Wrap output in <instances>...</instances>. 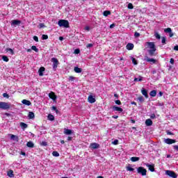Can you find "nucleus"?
Here are the masks:
<instances>
[{
	"label": "nucleus",
	"mask_w": 178,
	"mask_h": 178,
	"mask_svg": "<svg viewBox=\"0 0 178 178\" xmlns=\"http://www.w3.org/2000/svg\"><path fill=\"white\" fill-rule=\"evenodd\" d=\"M31 49H32L33 51H35V52H38V49L37 47H35V46H32V47H31Z\"/></svg>",
	"instance_id": "39"
},
{
	"label": "nucleus",
	"mask_w": 178,
	"mask_h": 178,
	"mask_svg": "<svg viewBox=\"0 0 178 178\" xmlns=\"http://www.w3.org/2000/svg\"><path fill=\"white\" fill-rule=\"evenodd\" d=\"M33 40H34V41H35L36 42H38V37H37V36H33Z\"/></svg>",
	"instance_id": "54"
},
{
	"label": "nucleus",
	"mask_w": 178,
	"mask_h": 178,
	"mask_svg": "<svg viewBox=\"0 0 178 178\" xmlns=\"http://www.w3.org/2000/svg\"><path fill=\"white\" fill-rule=\"evenodd\" d=\"M51 109H52V111H55L56 112H59V111H58V109L56 108V106H53L51 107Z\"/></svg>",
	"instance_id": "53"
},
{
	"label": "nucleus",
	"mask_w": 178,
	"mask_h": 178,
	"mask_svg": "<svg viewBox=\"0 0 178 178\" xmlns=\"http://www.w3.org/2000/svg\"><path fill=\"white\" fill-rule=\"evenodd\" d=\"M90 147L92 148L93 149H97V148H99V144L95 143H91Z\"/></svg>",
	"instance_id": "17"
},
{
	"label": "nucleus",
	"mask_w": 178,
	"mask_h": 178,
	"mask_svg": "<svg viewBox=\"0 0 178 178\" xmlns=\"http://www.w3.org/2000/svg\"><path fill=\"white\" fill-rule=\"evenodd\" d=\"M42 40H48V35H42Z\"/></svg>",
	"instance_id": "46"
},
{
	"label": "nucleus",
	"mask_w": 178,
	"mask_h": 178,
	"mask_svg": "<svg viewBox=\"0 0 178 178\" xmlns=\"http://www.w3.org/2000/svg\"><path fill=\"white\" fill-rule=\"evenodd\" d=\"M138 99L139 102H144V101H145L144 97H143V96L138 97Z\"/></svg>",
	"instance_id": "36"
},
{
	"label": "nucleus",
	"mask_w": 178,
	"mask_h": 178,
	"mask_svg": "<svg viewBox=\"0 0 178 178\" xmlns=\"http://www.w3.org/2000/svg\"><path fill=\"white\" fill-rule=\"evenodd\" d=\"M40 145H42V147H47V145H48V143L45 141H42V143H40Z\"/></svg>",
	"instance_id": "40"
},
{
	"label": "nucleus",
	"mask_w": 178,
	"mask_h": 178,
	"mask_svg": "<svg viewBox=\"0 0 178 178\" xmlns=\"http://www.w3.org/2000/svg\"><path fill=\"white\" fill-rule=\"evenodd\" d=\"M161 42H162V44H166V38L165 37L161 38Z\"/></svg>",
	"instance_id": "42"
},
{
	"label": "nucleus",
	"mask_w": 178,
	"mask_h": 178,
	"mask_svg": "<svg viewBox=\"0 0 178 178\" xmlns=\"http://www.w3.org/2000/svg\"><path fill=\"white\" fill-rule=\"evenodd\" d=\"M2 59L4 62H9V58L6 56H3Z\"/></svg>",
	"instance_id": "35"
},
{
	"label": "nucleus",
	"mask_w": 178,
	"mask_h": 178,
	"mask_svg": "<svg viewBox=\"0 0 178 178\" xmlns=\"http://www.w3.org/2000/svg\"><path fill=\"white\" fill-rule=\"evenodd\" d=\"M113 111L116 112H123V108L114 106H113Z\"/></svg>",
	"instance_id": "18"
},
{
	"label": "nucleus",
	"mask_w": 178,
	"mask_h": 178,
	"mask_svg": "<svg viewBox=\"0 0 178 178\" xmlns=\"http://www.w3.org/2000/svg\"><path fill=\"white\" fill-rule=\"evenodd\" d=\"M145 60H146V62H152V63H155L156 62V60H155L154 58H149V57H146Z\"/></svg>",
	"instance_id": "21"
},
{
	"label": "nucleus",
	"mask_w": 178,
	"mask_h": 178,
	"mask_svg": "<svg viewBox=\"0 0 178 178\" xmlns=\"http://www.w3.org/2000/svg\"><path fill=\"white\" fill-rule=\"evenodd\" d=\"M88 102H90V104H94V102H95V99L92 95H89L88 97Z\"/></svg>",
	"instance_id": "14"
},
{
	"label": "nucleus",
	"mask_w": 178,
	"mask_h": 178,
	"mask_svg": "<svg viewBox=\"0 0 178 178\" xmlns=\"http://www.w3.org/2000/svg\"><path fill=\"white\" fill-rule=\"evenodd\" d=\"M115 102L116 105H122V102H120V100H115Z\"/></svg>",
	"instance_id": "50"
},
{
	"label": "nucleus",
	"mask_w": 178,
	"mask_h": 178,
	"mask_svg": "<svg viewBox=\"0 0 178 178\" xmlns=\"http://www.w3.org/2000/svg\"><path fill=\"white\" fill-rule=\"evenodd\" d=\"M145 166H147V168H148L149 170H150V172H155V165L154 164H149L148 163H145Z\"/></svg>",
	"instance_id": "7"
},
{
	"label": "nucleus",
	"mask_w": 178,
	"mask_h": 178,
	"mask_svg": "<svg viewBox=\"0 0 178 178\" xmlns=\"http://www.w3.org/2000/svg\"><path fill=\"white\" fill-rule=\"evenodd\" d=\"M38 27L40 29H44V27H45V24H44V23H40L39 24Z\"/></svg>",
	"instance_id": "45"
},
{
	"label": "nucleus",
	"mask_w": 178,
	"mask_h": 178,
	"mask_svg": "<svg viewBox=\"0 0 178 178\" xmlns=\"http://www.w3.org/2000/svg\"><path fill=\"white\" fill-rule=\"evenodd\" d=\"M164 33H168L169 36L170 38H172L175 35V33H173V32H172V29H170V28H167V29H164Z\"/></svg>",
	"instance_id": "9"
},
{
	"label": "nucleus",
	"mask_w": 178,
	"mask_h": 178,
	"mask_svg": "<svg viewBox=\"0 0 178 178\" xmlns=\"http://www.w3.org/2000/svg\"><path fill=\"white\" fill-rule=\"evenodd\" d=\"M159 97H162L163 95V92H159Z\"/></svg>",
	"instance_id": "64"
},
{
	"label": "nucleus",
	"mask_w": 178,
	"mask_h": 178,
	"mask_svg": "<svg viewBox=\"0 0 178 178\" xmlns=\"http://www.w3.org/2000/svg\"><path fill=\"white\" fill-rule=\"evenodd\" d=\"M141 92L143 95H144V97L148 98V91L145 88H143L141 90Z\"/></svg>",
	"instance_id": "16"
},
{
	"label": "nucleus",
	"mask_w": 178,
	"mask_h": 178,
	"mask_svg": "<svg viewBox=\"0 0 178 178\" xmlns=\"http://www.w3.org/2000/svg\"><path fill=\"white\" fill-rule=\"evenodd\" d=\"M20 24H22V21L20 20L14 19L11 22V26H15V27L16 26H20Z\"/></svg>",
	"instance_id": "8"
},
{
	"label": "nucleus",
	"mask_w": 178,
	"mask_h": 178,
	"mask_svg": "<svg viewBox=\"0 0 178 178\" xmlns=\"http://www.w3.org/2000/svg\"><path fill=\"white\" fill-rule=\"evenodd\" d=\"M156 51V49H150L147 51L149 56H154L155 55V51Z\"/></svg>",
	"instance_id": "13"
},
{
	"label": "nucleus",
	"mask_w": 178,
	"mask_h": 178,
	"mask_svg": "<svg viewBox=\"0 0 178 178\" xmlns=\"http://www.w3.org/2000/svg\"><path fill=\"white\" fill-rule=\"evenodd\" d=\"M150 97H156V90H153L149 92Z\"/></svg>",
	"instance_id": "27"
},
{
	"label": "nucleus",
	"mask_w": 178,
	"mask_h": 178,
	"mask_svg": "<svg viewBox=\"0 0 178 178\" xmlns=\"http://www.w3.org/2000/svg\"><path fill=\"white\" fill-rule=\"evenodd\" d=\"M47 119H48V120L53 121V120H55V117L54 115H52V114H49L47 116Z\"/></svg>",
	"instance_id": "30"
},
{
	"label": "nucleus",
	"mask_w": 178,
	"mask_h": 178,
	"mask_svg": "<svg viewBox=\"0 0 178 178\" xmlns=\"http://www.w3.org/2000/svg\"><path fill=\"white\" fill-rule=\"evenodd\" d=\"M165 175H167V176H169L170 177L177 178V174L172 170H166Z\"/></svg>",
	"instance_id": "4"
},
{
	"label": "nucleus",
	"mask_w": 178,
	"mask_h": 178,
	"mask_svg": "<svg viewBox=\"0 0 178 178\" xmlns=\"http://www.w3.org/2000/svg\"><path fill=\"white\" fill-rule=\"evenodd\" d=\"M64 134H65L66 136H70V134H73V131L72 129L65 128Z\"/></svg>",
	"instance_id": "11"
},
{
	"label": "nucleus",
	"mask_w": 178,
	"mask_h": 178,
	"mask_svg": "<svg viewBox=\"0 0 178 178\" xmlns=\"http://www.w3.org/2000/svg\"><path fill=\"white\" fill-rule=\"evenodd\" d=\"M10 138H11V140H13L14 141H19V137H17L15 135H11Z\"/></svg>",
	"instance_id": "29"
},
{
	"label": "nucleus",
	"mask_w": 178,
	"mask_h": 178,
	"mask_svg": "<svg viewBox=\"0 0 178 178\" xmlns=\"http://www.w3.org/2000/svg\"><path fill=\"white\" fill-rule=\"evenodd\" d=\"M113 144H114V145H118L119 144V140H115L113 142Z\"/></svg>",
	"instance_id": "52"
},
{
	"label": "nucleus",
	"mask_w": 178,
	"mask_h": 178,
	"mask_svg": "<svg viewBox=\"0 0 178 178\" xmlns=\"http://www.w3.org/2000/svg\"><path fill=\"white\" fill-rule=\"evenodd\" d=\"M28 118H29V119H34V118H35L34 113H33V112H29V115H28Z\"/></svg>",
	"instance_id": "28"
},
{
	"label": "nucleus",
	"mask_w": 178,
	"mask_h": 178,
	"mask_svg": "<svg viewBox=\"0 0 178 178\" xmlns=\"http://www.w3.org/2000/svg\"><path fill=\"white\" fill-rule=\"evenodd\" d=\"M44 72H45V67H41L38 70L39 76H44Z\"/></svg>",
	"instance_id": "15"
},
{
	"label": "nucleus",
	"mask_w": 178,
	"mask_h": 178,
	"mask_svg": "<svg viewBox=\"0 0 178 178\" xmlns=\"http://www.w3.org/2000/svg\"><path fill=\"white\" fill-rule=\"evenodd\" d=\"M170 63H171V65H173L175 63V59L170 58Z\"/></svg>",
	"instance_id": "55"
},
{
	"label": "nucleus",
	"mask_w": 178,
	"mask_h": 178,
	"mask_svg": "<svg viewBox=\"0 0 178 178\" xmlns=\"http://www.w3.org/2000/svg\"><path fill=\"white\" fill-rule=\"evenodd\" d=\"M146 126H152V120L151 119H147L145 121Z\"/></svg>",
	"instance_id": "25"
},
{
	"label": "nucleus",
	"mask_w": 178,
	"mask_h": 178,
	"mask_svg": "<svg viewBox=\"0 0 178 178\" xmlns=\"http://www.w3.org/2000/svg\"><path fill=\"white\" fill-rule=\"evenodd\" d=\"M167 134L168 136H173V133H172L171 131H167Z\"/></svg>",
	"instance_id": "58"
},
{
	"label": "nucleus",
	"mask_w": 178,
	"mask_h": 178,
	"mask_svg": "<svg viewBox=\"0 0 178 178\" xmlns=\"http://www.w3.org/2000/svg\"><path fill=\"white\" fill-rule=\"evenodd\" d=\"M134 37H136V38H138V37H140V33L135 32Z\"/></svg>",
	"instance_id": "48"
},
{
	"label": "nucleus",
	"mask_w": 178,
	"mask_h": 178,
	"mask_svg": "<svg viewBox=\"0 0 178 178\" xmlns=\"http://www.w3.org/2000/svg\"><path fill=\"white\" fill-rule=\"evenodd\" d=\"M53 156H59V153L56 151L52 152Z\"/></svg>",
	"instance_id": "38"
},
{
	"label": "nucleus",
	"mask_w": 178,
	"mask_h": 178,
	"mask_svg": "<svg viewBox=\"0 0 178 178\" xmlns=\"http://www.w3.org/2000/svg\"><path fill=\"white\" fill-rule=\"evenodd\" d=\"M137 172L138 175H141V176H147V169L143 167H138L137 168Z\"/></svg>",
	"instance_id": "2"
},
{
	"label": "nucleus",
	"mask_w": 178,
	"mask_h": 178,
	"mask_svg": "<svg viewBox=\"0 0 178 178\" xmlns=\"http://www.w3.org/2000/svg\"><path fill=\"white\" fill-rule=\"evenodd\" d=\"M20 126H21V128L22 129V130H24L25 129H27V127H29V125H27V124H26L24 122H21Z\"/></svg>",
	"instance_id": "24"
},
{
	"label": "nucleus",
	"mask_w": 178,
	"mask_h": 178,
	"mask_svg": "<svg viewBox=\"0 0 178 178\" xmlns=\"http://www.w3.org/2000/svg\"><path fill=\"white\" fill-rule=\"evenodd\" d=\"M164 143L170 145L172 144H175V143H177V141L175 139L166 138L164 139Z\"/></svg>",
	"instance_id": "6"
},
{
	"label": "nucleus",
	"mask_w": 178,
	"mask_h": 178,
	"mask_svg": "<svg viewBox=\"0 0 178 178\" xmlns=\"http://www.w3.org/2000/svg\"><path fill=\"white\" fill-rule=\"evenodd\" d=\"M103 15H104V16H106V17L109 16V15H111V11L105 10V11H104Z\"/></svg>",
	"instance_id": "33"
},
{
	"label": "nucleus",
	"mask_w": 178,
	"mask_h": 178,
	"mask_svg": "<svg viewBox=\"0 0 178 178\" xmlns=\"http://www.w3.org/2000/svg\"><path fill=\"white\" fill-rule=\"evenodd\" d=\"M10 108V104L6 103L5 102H0V109H9Z\"/></svg>",
	"instance_id": "3"
},
{
	"label": "nucleus",
	"mask_w": 178,
	"mask_h": 178,
	"mask_svg": "<svg viewBox=\"0 0 178 178\" xmlns=\"http://www.w3.org/2000/svg\"><path fill=\"white\" fill-rule=\"evenodd\" d=\"M69 80H70L71 81H73V80H74V76H70Z\"/></svg>",
	"instance_id": "60"
},
{
	"label": "nucleus",
	"mask_w": 178,
	"mask_h": 178,
	"mask_svg": "<svg viewBox=\"0 0 178 178\" xmlns=\"http://www.w3.org/2000/svg\"><path fill=\"white\" fill-rule=\"evenodd\" d=\"M131 162H138V161H140V157H131Z\"/></svg>",
	"instance_id": "31"
},
{
	"label": "nucleus",
	"mask_w": 178,
	"mask_h": 178,
	"mask_svg": "<svg viewBox=\"0 0 178 178\" xmlns=\"http://www.w3.org/2000/svg\"><path fill=\"white\" fill-rule=\"evenodd\" d=\"M58 24L60 27H64V29H69V27H70L69 21L66 19H60Z\"/></svg>",
	"instance_id": "1"
},
{
	"label": "nucleus",
	"mask_w": 178,
	"mask_h": 178,
	"mask_svg": "<svg viewBox=\"0 0 178 178\" xmlns=\"http://www.w3.org/2000/svg\"><path fill=\"white\" fill-rule=\"evenodd\" d=\"M22 103L24 105H26L27 106H30V105H31V102H30L29 100H27V99H23L22 101Z\"/></svg>",
	"instance_id": "19"
},
{
	"label": "nucleus",
	"mask_w": 178,
	"mask_h": 178,
	"mask_svg": "<svg viewBox=\"0 0 178 178\" xmlns=\"http://www.w3.org/2000/svg\"><path fill=\"white\" fill-rule=\"evenodd\" d=\"M74 70L75 73H81L83 72V70L79 67H74Z\"/></svg>",
	"instance_id": "23"
},
{
	"label": "nucleus",
	"mask_w": 178,
	"mask_h": 178,
	"mask_svg": "<svg viewBox=\"0 0 178 178\" xmlns=\"http://www.w3.org/2000/svg\"><path fill=\"white\" fill-rule=\"evenodd\" d=\"M127 170H128L129 172H134V168H133L130 166H128V167H127Z\"/></svg>",
	"instance_id": "37"
},
{
	"label": "nucleus",
	"mask_w": 178,
	"mask_h": 178,
	"mask_svg": "<svg viewBox=\"0 0 178 178\" xmlns=\"http://www.w3.org/2000/svg\"><path fill=\"white\" fill-rule=\"evenodd\" d=\"M130 58L132 60V63L134 65H138V62H137V60H136V58H134L133 56L130 57Z\"/></svg>",
	"instance_id": "32"
},
{
	"label": "nucleus",
	"mask_w": 178,
	"mask_h": 178,
	"mask_svg": "<svg viewBox=\"0 0 178 178\" xmlns=\"http://www.w3.org/2000/svg\"><path fill=\"white\" fill-rule=\"evenodd\" d=\"M3 98L9 99L10 96H9V95H8V93H3Z\"/></svg>",
	"instance_id": "47"
},
{
	"label": "nucleus",
	"mask_w": 178,
	"mask_h": 178,
	"mask_svg": "<svg viewBox=\"0 0 178 178\" xmlns=\"http://www.w3.org/2000/svg\"><path fill=\"white\" fill-rule=\"evenodd\" d=\"M49 98H51V99H52L54 101H56V95H55V92H51L49 94Z\"/></svg>",
	"instance_id": "12"
},
{
	"label": "nucleus",
	"mask_w": 178,
	"mask_h": 178,
	"mask_svg": "<svg viewBox=\"0 0 178 178\" xmlns=\"http://www.w3.org/2000/svg\"><path fill=\"white\" fill-rule=\"evenodd\" d=\"M51 60L53 63V69L56 70L58 65H59V60H58V58H52Z\"/></svg>",
	"instance_id": "5"
},
{
	"label": "nucleus",
	"mask_w": 178,
	"mask_h": 178,
	"mask_svg": "<svg viewBox=\"0 0 178 178\" xmlns=\"http://www.w3.org/2000/svg\"><path fill=\"white\" fill-rule=\"evenodd\" d=\"M134 81H143V76H139L138 78H135Z\"/></svg>",
	"instance_id": "34"
},
{
	"label": "nucleus",
	"mask_w": 178,
	"mask_h": 178,
	"mask_svg": "<svg viewBox=\"0 0 178 178\" xmlns=\"http://www.w3.org/2000/svg\"><path fill=\"white\" fill-rule=\"evenodd\" d=\"M74 54L79 55V54H80V49H76L74 51Z\"/></svg>",
	"instance_id": "44"
},
{
	"label": "nucleus",
	"mask_w": 178,
	"mask_h": 178,
	"mask_svg": "<svg viewBox=\"0 0 178 178\" xmlns=\"http://www.w3.org/2000/svg\"><path fill=\"white\" fill-rule=\"evenodd\" d=\"M150 118H151V119H155L156 115H155L154 114H152V115H150Z\"/></svg>",
	"instance_id": "59"
},
{
	"label": "nucleus",
	"mask_w": 178,
	"mask_h": 178,
	"mask_svg": "<svg viewBox=\"0 0 178 178\" xmlns=\"http://www.w3.org/2000/svg\"><path fill=\"white\" fill-rule=\"evenodd\" d=\"M146 45H147L150 49H156V48H155V44L152 42H147Z\"/></svg>",
	"instance_id": "10"
},
{
	"label": "nucleus",
	"mask_w": 178,
	"mask_h": 178,
	"mask_svg": "<svg viewBox=\"0 0 178 178\" xmlns=\"http://www.w3.org/2000/svg\"><path fill=\"white\" fill-rule=\"evenodd\" d=\"M72 140H73V137H72V136L67 137V141H72Z\"/></svg>",
	"instance_id": "57"
},
{
	"label": "nucleus",
	"mask_w": 178,
	"mask_h": 178,
	"mask_svg": "<svg viewBox=\"0 0 178 178\" xmlns=\"http://www.w3.org/2000/svg\"><path fill=\"white\" fill-rule=\"evenodd\" d=\"M115 26H116L115 24H112L110 25V29H113V27H115Z\"/></svg>",
	"instance_id": "62"
},
{
	"label": "nucleus",
	"mask_w": 178,
	"mask_h": 178,
	"mask_svg": "<svg viewBox=\"0 0 178 178\" xmlns=\"http://www.w3.org/2000/svg\"><path fill=\"white\" fill-rule=\"evenodd\" d=\"M158 105L159 106H163V103L159 102Z\"/></svg>",
	"instance_id": "63"
},
{
	"label": "nucleus",
	"mask_w": 178,
	"mask_h": 178,
	"mask_svg": "<svg viewBox=\"0 0 178 178\" xmlns=\"http://www.w3.org/2000/svg\"><path fill=\"white\" fill-rule=\"evenodd\" d=\"M173 149H175V151H178V145H174Z\"/></svg>",
	"instance_id": "56"
},
{
	"label": "nucleus",
	"mask_w": 178,
	"mask_h": 178,
	"mask_svg": "<svg viewBox=\"0 0 178 178\" xmlns=\"http://www.w3.org/2000/svg\"><path fill=\"white\" fill-rule=\"evenodd\" d=\"M174 51H178V45L174 47Z\"/></svg>",
	"instance_id": "61"
},
{
	"label": "nucleus",
	"mask_w": 178,
	"mask_h": 178,
	"mask_svg": "<svg viewBox=\"0 0 178 178\" xmlns=\"http://www.w3.org/2000/svg\"><path fill=\"white\" fill-rule=\"evenodd\" d=\"M133 48H134V44L133 43H128L127 44V49H128V51H131Z\"/></svg>",
	"instance_id": "20"
},
{
	"label": "nucleus",
	"mask_w": 178,
	"mask_h": 178,
	"mask_svg": "<svg viewBox=\"0 0 178 178\" xmlns=\"http://www.w3.org/2000/svg\"><path fill=\"white\" fill-rule=\"evenodd\" d=\"M92 47H94V44H88L86 45V48H92Z\"/></svg>",
	"instance_id": "51"
},
{
	"label": "nucleus",
	"mask_w": 178,
	"mask_h": 178,
	"mask_svg": "<svg viewBox=\"0 0 178 178\" xmlns=\"http://www.w3.org/2000/svg\"><path fill=\"white\" fill-rule=\"evenodd\" d=\"M26 147L29 148H34V143L32 141H29L26 143Z\"/></svg>",
	"instance_id": "22"
},
{
	"label": "nucleus",
	"mask_w": 178,
	"mask_h": 178,
	"mask_svg": "<svg viewBox=\"0 0 178 178\" xmlns=\"http://www.w3.org/2000/svg\"><path fill=\"white\" fill-rule=\"evenodd\" d=\"M154 35L157 40H161V35L159 33H156Z\"/></svg>",
	"instance_id": "41"
},
{
	"label": "nucleus",
	"mask_w": 178,
	"mask_h": 178,
	"mask_svg": "<svg viewBox=\"0 0 178 178\" xmlns=\"http://www.w3.org/2000/svg\"><path fill=\"white\" fill-rule=\"evenodd\" d=\"M134 6H133V3H129L128 4V9H134Z\"/></svg>",
	"instance_id": "43"
},
{
	"label": "nucleus",
	"mask_w": 178,
	"mask_h": 178,
	"mask_svg": "<svg viewBox=\"0 0 178 178\" xmlns=\"http://www.w3.org/2000/svg\"><path fill=\"white\" fill-rule=\"evenodd\" d=\"M7 51H8V52H10V54H11V55H13V54H14L13 49L9 48V49H7Z\"/></svg>",
	"instance_id": "49"
},
{
	"label": "nucleus",
	"mask_w": 178,
	"mask_h": 178,
	"mask_svg": "<svg viewBox=\"0 0 178 178\" xmlns=\"http://www.w3.org/2000/svg\"><path fill=\"white\" fill-rule=\"evenodd\" d=\"M7 176H8V177H13L15 176V175H13V170H10L7 173Z\"/></svg>",
	"instance_id": "26"
}]
</instances>
